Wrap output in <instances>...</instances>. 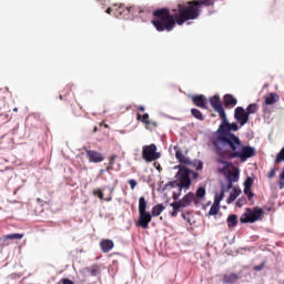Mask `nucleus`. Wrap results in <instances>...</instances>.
<instances>
[{
  "label": "nucleus",
  "mask_w": 284,
  "mask_h": 284,
  "mask_svg": "<svg viewBox=\"0 0 284 284\" xmlns=\"http://www.w3.org/2000/svg\"><path fill=\"white\" fill-rule=\"evenodd\" d=\"M192 203L199 205V200H196V195L194 193L189 192L182 197V200L171 203V207H173V210H181L183 207H190Z\"/></svg>",
  "instance_id": "6"
},
{
  "label": "nucleus",
  "mask_w": 284,
  "mask_h": 284,
  "mask_svg": "<svg viewBox=\"0 0 284 284\" xmlns=\"http://www.w3.org/2000/svg\"><path fill=\"white\" fill-rule=\"evenodd\" d=\"M165 210L163 204H156L151 210V216H161V213Z\"/></svg>",
  "instance_id": "24"
},
{
  "label": "nucleus",
  "mask_w": 284,
  "mask_h": 284,
  "mask_svg": "<svg viewBox=\"0 0 284 284\" xmlns=\"http://www.w3.org/2000/svg\"><path fill=\"white\" fill-rule=\"evenodd\" d=\"M240 195H241V189L233 187V191L231 192L227 199V203H234L235 199H239Z\"/></svg>",
  "instance_id": "26"
},
{
  "label": "nucleus",
  "mask_w": 284,
  "mask_h": 284,
  "mask_svg": "<svg viewBox=\"0 0 284 284\" xmlns=\"http://www.w3.org/2000/svg\"><path fill=\"white\" fill-rule=\"evenodd\" d=\"M221 211V205L214 204L211 206L210 211H209V216H216V214H219V212Z\"/></svg>",
  "instance_id": "31"
},
{
  "label": "nucleus",
  "mask_w": 284,
  "mask_h": 284,
  "mask_svg": "<svg viewBox=\"0 0 284 284\" xmlns=\"http://www.w3.org/2000/svg\"><path fill=\"white\" fill-rule=\"evenodd\" d=\"M94 196H98V199H100L101 201H103V191L101 189H98L95 191H93Z\"/></svg>",
  "instance_id": "36"
},
{
  "label": "nucleus",
  "mask_w": 284,
  "mask_h": 284,
  "mask_svg": "<svg viewBox=\"0 0 284 284\" xmlns=\"http://www.w3.org/2000/svg\"><path fill=\"white\" fill-rule=\"evenodd\" d=\"M112 12H114V9H112V8L106 9V14H112Z\"/></svg>",
  "instance_id": "47"
},
{
  "label": "nucleus",
  "mask_w": 284,
  "mask_h": 284,
  "mask_svg": "<svg viewBox=\"0 0 284 284\" xmlns=\"http://www.w3.org/2000/svg\"><path fill=\"white\" fill-rule=\"evenodd\" d=\"M131 13L134 14V7L120 4L114 8V14L118 19H125V17H129Z\"/></svg>",
  "instance_id": "9"
},
{
  "label": "nucleus",
  "mask_w": 284,
  "mask_h": 284,
  "mask_svg": "<svg viewBox=\"0 0 284 284\" xmlns=\"http://www.w3.org/2000/svg\"><path fill=\"white\" fill-rule=\"evenodd\" d=\"M252 185H254V179H252L251 176L246 178L244 182V187H252Z\"/></svg>",
  "instance_id": "35"
},
{
  "label": "nucleus",
  "mask_w": 284,
  "mask_h": 284,
  "mask_svg": "<svg viewBox=\"0 0 284 284\" xmlns=\"http://www.w3.org/2000/svg\"><path fill=\"white\" fill-rule=\"evenodd\" d=\"M191 114L194 119H197V121H205V116L199 109H191Z\"/></svg>",
  "instance_id": "29"
},
{
  "label": "nucleus",
  "mask_w": 284,
  "mask_h": 284,
  "mask_svg": "<svg viewBox=\"0 0 284 284\" xmlns=\"http://www.w3.org/2000/svg\"><path fill=\"white\" fill-rule=\"evenodd\" d=\"M214 0H193L185 3H179L170 13V9L162 8L153 11L152 26L158 32H172L178 26H183L186 21H194L201 17L203 6H213Z\"/></svg>",
  "instance_id": "2"
},
{
  "label": "nucleus",
  "mask_w": 284,
  "mask_h": 284,
  "mask_svg": "<svg viewBox=\"0 0 284 284\" xmlns=\"http://www.w3.org/2000/svg\"><path fill=\"white\" fill-rule=\"evenodd\" d=\"M58 283H60V284H74V282L70 278H62Z\"/></svg>",
  "instance_id": "39"
},
{
  "label": "nucleus",
  "mask_w": 284,
  "mask_h": 284,
  "mask_svg": "<svg viewBox=\"0 0 284 284\" xmlns=\"http://www.w3.org/2000/svg\"><path fill=\"white\" fill-rule=\"evenodd\" d=\"M71 108H72V113H73L75 116H80V115H81L82 106H81V104H79V102H77V100H73V101L71 102Z\"/></svg>",
  "instance_id": "25"
},
{
  "label": "nucleus",
  "mask_w": 284,
  "mask_h": 284,
  "mask_svg": "<svg viewBox=\"0 0 284 284\" xmlns=\"http://www.w3.org/2000/svg\"><path fill=\"white\" fill-rule=\"evenodd\" d=\"M239 179H240L239 169H235L234 171L229 172L226 175L227 190H232L233 183H237Z\"/></svg>",
  "instance_id": "12"
},
{
  "label": "nucleus",
  "mask_w": 284,
  "mask_h": 284,
  "mask_svg": "<svg viewBox=\"0 0 284 284\" xmlns=\"http://www.w3.org/2000/svg\"><path fill=\"white\" fill-rule=\"evenodd\" d=\"M57 284H61V283H57Z\"/></svg>",
  "instance_id": "55"
},
{
  "label": "nucleus",
  "mask_w": 284,
  "mask_h": 284,
  "mask_svg": "<svg viewBox=\"0 0 284 284\" xmlns=\"http://www.w3.org/2000/svg\"><path fill=\"white\" fill-rule=\"evenodd\" d=\"M191 165H193V168H195V170L201 171L203 170V162L195 160L194 162H191Z\"/></svg>",
  "instance_id": "34"
},
{
  "label": "nucleus",
  "mask_w": 284,
  "mask_h": 284,
  "mask_svg": "<svg viewBox=\"0 0 284 284\" xmlns=\"http://www.w3.org/2000/svg\"><path fill=\"white\" fill-rule=\"evenodd\" d=\"M239 278H241V276H239V274L230 273V274H224L222 277V281H223V283H226V284H234L239 281Z\"/></svg>",
  "instance_id": "19"
},
{
  "label": "nucleus",
  "mask_w": 284,
  "mask_h": 284,
  "mask_svg": "<svg viewBox=\"0 0 284 284\" xmlns=\"http://www.w3.org/2000/svg\"><path fill=\"white\" fill-rule=\"evenodd\" d=\"M281 97L277 93H270L265 97V105H274V103H278Z\"/></svg>",
  "instance_id": "21"
},
{
  "label": "nucleus",
  "mask_w": 284,
  "mask_h": 284,
  "mask_svg": "<svg viewBox=\"0 0 284 284\" xmlns=\"http://www.w3.org/2000/svg\"><path fill=\"white\" fill-rule=\"evenodd\" d=\"M265 212L261 207L246 209L245 213L240 217V223H256L263 221Z\"/></svg>",
  "instance_id": "3"
},
{
  "label": "nucleus",
  "mask_w": 284,
  "mask_h": 284,
  "mask_svg": "<svg viewBox=\"0 0 284 284\" xmlns=\"http://www.w3.org/2000/svg\"><path fill=\"white\" fill-rule=\"evenodd\" d=\"M87 272L91 276H101V266H99L98 264H94L92 266L87 267Z\"/></svg>",
  "instance_id": "22"
},
{
  "label": "nucleus",
  "mask_w": 284,
  "mask_h": 284,
  "mask_svg": "<svg viewBox=\"0 0 284 284\" xmlns=\"http://www.w3.org/2000/svg\"><path fill=\"white\" fill-rule=\"evenodd\" d=\"M245 203H247V201L245 200V197H240L236 202L237 207H243V205H245Z\"/></svg>",
  "instance_id": "37"
},
{
  "label": "nucleus",
  "mask_w": 284,
  "mask_h": 284,
  "mask_svg": "<svg viewBox=\"0 0 284 284\" xmlns=\"http://www.w3.org/2000/svg\"><path fill=\"white\" fill-rule=\"evenodd\" d=\"M136 119H138V121L145 123L148 130H154V128L158 126L156 122L150 121V114H148V113H144L143 115H141V113H138Z\"/></svg>",
  "instance_id": "13"
},
{
  "label": "nucleus",
  "mask_w": 284,
  "mask_h": 284,
  "mask_svg": "<svg viewBox=\"0 0 284 284\" xmlns=\"http://www.w3.org/2000/svg\"><path fill=\"white\" fill-rule=\"evenodd\" d=\"M138 110H140V112H145V106L139 105V106H138Z\"/></svg>",
  "instance_id": "48"
},
{
  "label": "nucleus",
  "mask_w": 284,
  "mask_h": 284,
  "mask_svg": "<svg viewBox=\"0 0 284 284\" xmlns=\"http://www.w3.org/2000/svg\"><path fill=\"white\" fill-rule=\"evenodd\" d=\"M114 161H116V155H111L109 158V165H114Z\"/></svg>",
  "instance_id": "41"
},
{
  "label": "nucleus",
  "mask_w": 284,
  "mask_h": 284,
  "mask_svg": "<svg viewBox=\"0 0 284 284\" xmlns=\"http://www.w3.org/2000/svg\"><path fill=\"white\" fill-rule=\"evenodd\" d=\"M150 223H152V214L148 211L139 213L138 225L142 227V230H148Z\"/></svg>",
  "instance_id": "10"
},
{
  "label": "nucleus",
  "mask_w": 284,
  "mask_h": 284,
  "mask_svg": "<svg viewBox=\"0 0 284 284\" xmlns=\"http://www.w3.org/2000/svg\"><path fill=\"white\" fill-rule=\"evenodd\" d=\"M226 223L230 229L236 227V225H239V216H236L235 214L229 215Z\"/></svg>",
  "instance_id": "23"
},
{
  "label": "nucleus",
  "mask_w": 284,
  "mask_h": 284,
  "mask_svg": "<svg viewBox=\"0 0 284 284\" xmlns=\"http://www.w3.org/2000/svg\"><path fill=\"white\" fill-rule=\"evenodd\" d=\"M220 197L221 201H223V199L225 197V190H222L220 195H217Z\"/></svg>",
  "instance_id": "44"
},
{
  "label": "nucleus",
  "mask_w": 284,
  "mask_h": 284,
  "mask_svg": "<svg viewBox=\"0 0 284 284\" xmlns=\"http://www.w3.org/2000/svg\"><path fill=\"white\" fill-rule=\"evenodd\" d=\"M21 239H23L21 233H11L3 236V241H21Z\"/></svg>",
  "instance_id": "27"
},
{
  "label": "nucleus",
  "mask_w": 284,
  "mask_h": 284,
  "mask_svg": "<svg viewBox=\"0 0 284 284\" xmlns=\"http://www.w3.org/2000/svg\"><path fill=\"white\" fill-rule=\"evenodd\" d=\"M221 124L216 130V135L211 139V143L216 154L226 159H240L245 162L247 159L256 156V149L250 145H243L241 138L232 132H239V123H230L227 114L220 116Z\"/></svg>",
  "instance_id": "1"
},
{
  "label": "nucleus",
  "mask_w": 284,
  "mask_h": 284,
  "mask_svg": "<svg viewBox=\"0 0 284 284\" xmlns=\"http://www.w3.org/2000/svg\"><path fill=\"white\" fill-rule=\"evenodd\" d=\"M234 119L240 123V125L243 128L246 123L250 122V115L246 113L245 109L243 106H236L234 110Z\"/></svg>",
  "instance_id": "8"
},
{
  "label": "nucleus",
  "mask_w": 284,
  "mask_h": 284,
  "mask_svg": "<svg viewBox=\"0 0 284 284\" xmlns=\"http://www.w3.org/2000/svg\"><path fill=\"white\" fill-rule=\"evenodd\" d=\"M211 103V108H213L214 112H217L219 116L225 115V109L223 108V102H221V97L215 94L209 99Z\"/></svg>",
  "instance_id": "7"
},
{
  "label": "nucleus",
  "mask_w": 284,
  "mask_h": 284,
  "mask_svg": "<svg viewBox=\"0 0 284 284\" xmlns=\"http://www.w3.org/2000/svg\"><path fill=\"white\" fill-rule=\"evenodd\" d=\"M192 101L196 108H202V110H207V98L203 94L194 95Z\"/></svg>",
  "instance_id": "14"
},
{
  "label": "nucleus",
  "mask_w": 284,
  "mask_h": 284,
  "mask_svg": "<svg viewBox=\"0 0 284 284\" xmlns=\"http://www.w3.org/2000/svg\"><path fill=\"white\" fill-rule=\"evenodd\" d=\"M272 176H274V171L270 173V179H272Z\"/></svg>",
  "instance_id": "50"
},
{
  "label": "nucleus",
  "mask_w": 284,
  "mask_h": 284,
  "mask_svg": "<svg viewBox=\"0 0 284 284\" xmlns=\"http://www.w3.org/2000/svg\"><path fill=\"white\" fill-rule=\"evenodd\" d=\"M156 144H149L142 146V159L146 163H152L153 161H159L161 159V153L156 152Z\"/></svg>",
  "instance_id": "5"
},
{
  "label": "nucleus",
  "mask_w": 284,
  "mask_h": 284,
  "mask_svg": "<svg viewBox=\"0 0 284 284\" xmlns=\"http://www.w3.org/2000/svg\"><path fill=\"white\" fill-rule=\"evenodd\" d=\"M129 185H130L131 190H134L138 185L136 180H129Z\"/></svg>",
  "instance_id": "40"
},
{
  "label": "nucleus",
  "mask_w": 284,
  "mask_h": 284,
  "mask_svg": "<svg viewBox=\"0 0 284 284\" xmlns=\"http://www.w3.org/2000/svg\"><path fill=\"white\" fill-rule=\"evenodd\" d=\"M206 194L205 187L200 186L195 192V199H204Z\"/></svg>",
  "instance_id": "32"
},
{
  "label": "nucleus",
  "mask_w": 284,
  "mask_h": 284,
  "mask_svg": "<svg viewBox=\"0 0 284 284\" xmlns=\"http://www.w3.org/2000/svg\"><path fill=\"white\" fill-rule=\"evenodd\" d=\"M265 268V262H262L260 265H256V266H254V271L255 272H261L262 270H264Z\"/></svg>",
  "instance_id": "38"
},
{
  "label": "nucleus",
  "mask_w": 284,
  "mask_h": 284,
  "mask_svg": "<svg viewBox=\"0 0 284 284\" xmlns=\"http://www.w3.org/2000/svg\"><path fill=\"white\" fill-rule=\"evenodd\" d=\"M85 152L90 163H102L105 159L99 151L85 150Z\"/></svg>",
  "instance_id": "11"
},
{
  "label": "nucleus",
  "mask_w": 284,
  "mask_h": 284,
  "mask_svg": "<svg viewBox=\"0 0 284 284\" xmlns=\"http://www.w3.org/2000/svg\"><path fill=\"white\" fill-rule=\"evenodd\" d=\"M148 201H145L144 196H141L139 199V213L141 212H148Z\"/></svg>",
  "instance_id": "28"
},
{
  "label": "nucleus",
  "mask_w": 284,
  "mask_h": 284,
  "mask_svg": "<svg viewBox=\"0 0 284 284\" xmlns=\"http://www.w3.org/2000/svg\"><path fill=\"white\" fill-rule=\"evenodd\" d=\"M244 194L247 196L248 201L254 199V192H252V187H244Z\"/></svg>",
  "instance_id": "33"
},
{
  "label": "nucleus",
  "mask_w": 284,
  "mask_h": 284,
  "mask_svg": "<svg viewBox=\"0 0 284 284\" xmlns=\"http://www.w3.org/2000/svg\"><path fill=\"white\" fill-rule=\"evenodd\" d=\"M94 132H97V126L94 128V130H93Z\"/></svg>",
  "instance_id": "53"
},
{
  "label": "nucleus",
  "mask_w": 284,
  "mask_h": 284,
  "mask_svg": "<svg viewBox=\"0 0 284 284\" xmlns=\"http://www.w3.org/2000/svg\"><path fill=\"white\" fill-rule=\"evenodd\" d=\"M221 201L222 200L219 197V195H215L213 204L221 205Z\"/></svg>",
  "instance_id": "42"
},
{
  "label": "nucleus",
  "mask_w": 284,
  "mask_h": 284,
  "mask_svg": "<svg viewBox=\"0 0 284 284\" xmlns=\"http://www.w3.org/2000/svg\"><path fill=\"white\" fill-rule=\"evenodd\" d=\"M106 201H112V199H106Z\"/></svg>",
  "instance_id": "54"
},
{
  "label": "nucleus",
  "mask_w": 284,
  "mask_h": 284,
  "mask_svg": "<svg viewBox=\"0 0 284 284\" xmlns=\"http://www.w3.org/2000/svg\"><path fill=\"white\" fill-rule=\"evenodd\" d=\"M168 185L170 187H176L178 189V191L173 192V200L174 201H179V197L181 196V192H183V190H181V184H180L179 180L178 181L169 182Z\"/></svg>",
  "instance_id": "18"
},
{
  "label": "nucleus",
  "mask_w": 284,
  "mask_h": 284,
  "mask_svg": "<svg viewBox=\"0 0 284 284\" xmlns=\"http://www.w3.org/2000/svg\"><path fill=\"white\" fill-rule=\"evenodd\" d=\"M192 179L196 181L199 179V173L191 170Z\"/></svg>",
  "instance_id": "43"
},
{
  "label": "nucleus",
  "mask_w": 284,
  "mask_h": 284,
  "mask_svg": "<svg viewBox=\"0 0 284 284\" xmlns=\"http://www.w3.org/2000/svg\"><path fill=\"white\" fill-rule=\"evenodd\" d=\"M112 166H113V165L109 164V166L106 168V172H110L111 170H113Z\"/></svg>",
  "instance_id": "49"
},
{
  "label": "nucleus",
  "mask_w": 284,
  "mask_h": 284,
  "mask_svg": "<svg viewBox=\"0 0 284 284\" xmlns=\"http://www.w3.org/2000/svg\"><path fill=\"white\" fill-rule=\"evenodd\" d=\"M223 101H224V105L226 108H234V105H236V103H239V100H236V98H234V95H232V94H225L223 97Z\"/></svg>",
  "instance_id": "20"
},
{
  "label": "nucleus",
  "mask_w": 284,
  "mask_h": 284,
  "mask_svg": "<svg viewBox=\"0 0 284 284\" xmlns=\"http://www.w3.org/2000/svg\"><path fill=\"white\" fill-rule=\"evenodd\" d=\"M217 156H220V158L215 159V163H217L219 165H222V169H220V172H225V170H227V169H230V166H232V162L224 160V159L230 160V158L223 156L221 154H217Z\"/></svg>",
  "instance_id": "15"
},
{
  "label": "nucleus",
  "mask_w": 284,
  "mask_h": 284,
  "mask_svg": "<svg viewBox=\"0 0 284 284\" xmlns=\"http://www.w3.org/2000/svg\"><path fill=\"white\" fill-rule=\"evenodd\" d=\"M100 247L104 254H108V252H111V250L114 248V242L112 240H102L100 242Z\"/></svg>",
  "instance_id": "16"
},
{
  "label": "nucleus",
  "mask_w": 284,
  "mask_h": 284,
  "mask_svg": "<svg viewBox=\"0 0 284 284\" xmlns=\"http://www.w3.org/2000/svg\"><path fill=\"white\" fill-rule=\"evenodd\" d=\"M13 112H19V109H18V108H14V109H13Z\"/></svg>",
  "instance_id": "51"
},
{
  "label": "nucleus",
  "mask_w": 284,
  "mask_h": 284,
  "mask_svg": "<svg viewBox=\"0 0 284 284\" xmlns=\"http://www.w3.org/2000/svg\"><path fill=\"white\" fill-rule=\"evenodd\" d=\"M61 101H63V95H60Z\"/></svg>",
  "instance_id": "52"
},
{
  "label": "nucleus",
  "mask_w": 284,
  "mask_h": 284,
  "mask_svg": "<svg viewBox=\"0 0 284 284\" xmlns=\"http://www.w3.org/2000/svg\"><path fill=\"white\" fill-rule=\"evenodd\" d=\"M178 169L176 179L180 182V190H190L192 186V180L190 179L192 170L181 165H179Z\"/></svg>",
  "instance_id": "4"
},
{
  "label": "nucleus",
  "mask_w": 284,
  "mask_h": 284,
  "mask_svg": "<svg viewBox=\"0 0 284 284\" xmlns=\"http://www.w3.org/2000/svg\"><path fill=\"white\" fill-rule=\"evenodd\" d=\"M179 215V209H173V212L171 213V216H178Z\"/></svg>",
  "instance_id": "45"
},
{
  "label": "nucleus",
  "mask_w": 284,
  "mask_h": 284,
  "mask_svg": "<svg viewBox=\"0 0 284 284\" xmlns=\"http://www.w3.org/2000/svg\"><path fill=\"white\" fill-rule=\"evenodd\" d=\"M280 190H284V179H281L280 181Z\"/></svg>",
  "instance_id": "46"
},
{
  "label": "nucleus",
  "mask_w": 284,
  "mask_h": 284,
  "mask_svg": "<svg viewBox=\"0 0 284 284\" xmlns=\"http://www.w3.org/2000/svg\"><path fill=\"white\" fill-rule=\"evenodd\" d=\"M175 159L179 161V163H182L183 165L192 164V161L190 160V158H186L185 155H183V151H181V149L176 150Z\"/></svg>",
  "instance_id": "17"
},
{
  "label": "nucleus",
  "mask_w": 284,
  "mask_h": 284,
  "mask_svg": "<svg viewBox=\"0 0 284 284\" xmlns=\"http://www.w3.org/2000/svg\"><path fill=\"white\" fill-rule=\"evenodd\" d=\"M245 112L247 113V115L250 116V114H256L258 112V104L256 103H252L250 104Z\"/></svg>",
  "instance_id": "30"
}]
</instances>
